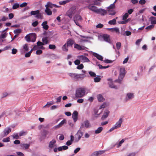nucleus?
I'll use <instances>...</instances> for the list:
<instances>
[{"label":"nucleus","instance_id":"obj_1","mask_svg":"<svg viewBox=\"0 0 156 156\" xmlns=\"http://www.w3.org/2000/svg\"><path fill=\"white\" fill-rule=\"evenodd\" d=\"M69 75L72 79L74 80H78L79 79H83L86 76L84 74H78L76 73H71L69 74Z\"/></svg>","mask_w":156,"mask_h":156},{"label":"nucleus","instance_id":"obj_2","mask_svg":"<svg viewBox=\"0 0 156 156\" xmlns=\"http://www.w3.org/2000/svg\"><path fill=\"white\" fill-rule=\"evenodd\" d=\"M85 91L83 88H79L76 91L75 96L77 98L83 97L85 95Z\"/></svg>","mask_w":156,"mask_h":156},{"label":"nucleus","instance_id":"obj_3","mask_svg":"<svg viewBox=\"0 0 156 156\" xmlns=\"http://www.w3.org/2000/svg\"><path fill=\"white\" fill-rule=\"evenodd\" d=\"M30 15L31 16H35V17L38 19H42L43 18V14L40 12L39 10L32 11L30 12Z\"/></svg>","mask_w":156,"mask_h":156},{"label":"nucleus","instance_id":"obj_4","mask_svg":"<svg viewBox=\"0 0 156 156\" xmlns=\"http://www.w3.org/2000/svg\"><path fill=\"white\" fill-rule=\"evenodd\" d=\"M91 127L90 122L88 120H85L81 123L80 129H88Z\"/></svg>","mask_w":156,"mask_h":156},{"label":"nucleus","instance_id":"obj_5","mask_svg":"<svg viewBox=\"0 0 156 156\" xmlns=\"http://www.w3.org/2000/svg\"><path fill=\"white\" fill-rule=\"evenodd\" d=\"M122 118H120L119 121L117 122L115 125L109 130V132H111L114 129H116L120 127L122 123Z\"/></svg>","mask_w":156,"mask_h":156},{"label":"nucleus","instance_id":"obj_6","mask_svg":"<svg viewBox=\"0 0 156 156\" xmlns=\"http://www.w3.org/2000/svg\"><path fill=\"white\" fill-rule=\"evenodd\" d=\"M96 13L97 14H100L102 16H104L107 13V11L104 9L100 8L99 9H97Z\"/></svg>","mask_w":156,"mask_h":156},{"label":"nucleus","instance_id":"obj_7","mask_svg":"<svg viewBox=\"0 0 156 156\" xmlns=\"http://www.w3.org/2000/svg\"><path fill=\"white\" fill-rule=\"evenodd\" d=\"M78 58L82 62H90L88 58L84 55H82L78 56Z\"/></svg>","mask_w":156,"mask_h":156},{"label":"nucleus","instance_id":"obj_8","mask_svg":"<svg viewBox=\"0 0 156 156\" xmlns=\"http://www.w3.org/2000/svg\"><path fill=\"white\" fill-rule=\"evenodd\" d=\"M87 8L90 10L96 13L97 8L94 6L93 4H89L87 6Z\"/></svg>","mask_w":156,"mask_h":156},{"label":"nucleus","instance_id":"obj_9","mask_svg":"<svg viewBox=\"0 0 156 156\" xmlns=\"http://www.w3.org/2000/svg\"><path fill=\"white\" fill-rule=\"evenodd\" d=\"M78 112L76 111H74L72 114V118L74 122H76L78 119Z\"/></svg>","mask_w":156,"mask_h":156},{"label":"nucleus","instance_id":"obj_10","mask_svg":"<svg viewBox=\"0 0 156 156\" xmlns=\"http://www.w3.org/2000/svg\"><path fill=\"white\" fill-rule=\"evenodd\" d=\"M73 11L74 9L73 8H70L67 12L66 13V15L70 18H71L72 17V14Z\"/></svg>","mask_w":156,"mask_h":156},{"label":"nucleus","instance_id":"obj_11","mask_svg":"<svg viewBox=\"0 0 156 156\" xmlns=\"http://www.w3.org/2000/svg\"><path fill=\"white\" fill-rule=\"evenodd\" d=\"M83 132L80 129L77 132V134H76V135L78 136V138L77 140H76V141L77 142L79 141L81 139L82 136H83Z\"/></svg>","mask_w":156,"mask_h":156},{"label":"nucleus","instance_id":"obj_12","mask_svg":"<svg viewBox=\"0 0 156 156\" xmlns=\"http://www.w3.org/2000/svg\"><path fill=\"white\" fill-rule=\"evenodd\" d=\"M149 20L151 22V23L152 25L156 24V18L154 16H151L149 18Z\"/></svg>","mask_w":156,"mask_h":156},{"label":"nucleus","instance_id":"obj_13","mask_svg":"<svg viewBox=\"0 0 156 156\" xmlns=\"http://www.w3.org/2000/svg\"><path fill=\"white\" fill-rule=\"evenodd\" d=\"M108 30L112 32H115L116 33H119L120 31L119 28L117 27H115L113 28H108Z\"/></svg>","mask_w":156,"mask_h":156},{"label":"nucleus","instance_id":"obj_14","mask_svg":"<svg viewBox=\"0 0 156 156\" xmlns=\"http://www.w3.org/2000/svg\"><path fill=\"white\" fill-rule=\"evenodd\" d=\"M30 146V144H21L20 146L23 149H27L29 148Z\"/></svg>","mask_w":156,"mask_h":156},{"label":"nucleus","instance_id":"obj_15","mask_svg":"<svg viewBox=\"0 0 156 156\" xmlns=\"http://www.w3.org/2000/svg\"><path fill=\"white\" fill-rule=\"evenodd\" d=\"M109 113V112L107 110L105 112L101 117V119L102 120H104L107 118L108 116Z\"/></svg>","mask_w":156,"mask_h":156},{"label":"nucleus","instance_id":"obj_16","mask_svg":"<svg viewBox=\"0 0 156 156\" xmlns=\"http://www.w3.org/2000/svg\"><path fill=\"white\" fill-rule=\"evenodd\" d=\"M124 76L123 75L119 74V76L118 79L115 80V82H117L120 83H121V81L122 80L123 78L124 77Z\"/></svg>","mask_w":156,"mask_h":156},{"label":"nucleus","instance_id":"obj_17","mask_svg":"<svg viewBox=\"0 0 156 156\" xmlns=\"http://www.w3.org/2000/svg\"><path fill=\"white\" fill-rule=\"evenodd\" d=\"M11 129L10 128H7L5 129L3 132L4 136H7L11 132Z\"/></svg>","mask_w":156,"mask_h":156},{"label":"nucleus","instance_id":"obj_18","mask_svg":"<svg viewBox=\"0 0 156 156\" xmlns=\"http://www.w3.org/2000/svg\"><path fill=\"white\" fill-rule=\"evenodd\" d=\"M74 21H81L82 20V18L81 16L79 15H76L73 18Z\"/></svg>","mask_w":156,"mask_h":156},{"label":"nucleus","instance_id":"obj_19","mask_svg":"<svg viewBox=\"0 0 156 156\" xmlns=\"http://www.w3.org/2000/svg\"><path fill=\"white\" fill-rule=\"evenodd\" d=\"M45 7H48V8L50 7V8H52L53 7H58L56 5L53 4L50 2H48L47 3V5H45Z\"/></svg>","mask_w":156,"mask_h":156},{"label":"nucleus","instance_id":"obj_20","mask_svg":"<svg viewBox=\"0 0 156 156\" xmlns=\"http://www.w3.org/2000/svg\"><path fill=\"white\" fill-rule=\"evenodd\" d=\"M47 23L48 22L47 21H45L43 22L41 24V25L43 26V28L44 30H47L48 29L49 26L47 25Z\"/></svg>","mask_w":156,"mask_h":156},{"label":"nucleus","instance_id":"obj_21","mask_svg":"<svg viewBox=\"0 0 156 156\" xmlns=\"http://www.w3.org/2000/svg\"><path fill=\"white\" fill-rule=\"evenodd\" d=\"M134 96L133 94L128 93L127 94L126 97V100H128L129 99H131L134 98Z\"/></svg>","mask_w":156,"mask_h":156},{"label":"nucleus","instance_id":"obj_22","mask_svg":"<svg viewBox=\"0 0 156 156\" xmlns=\"http://www.w3.org/2000/svg\"><path fill=\"white\" fill-rule=\"evenodd\" d=\"M74 47L79 50H83L84 48V47H82L80 45L77 44H74Z\"/></svg>","mask_w":156,"mask_h":156},{"label":"nucleus","instance_id":"obj_23","mask_svg":"<svg viewBox=\"0 0 156 156\" xmlns=\"http://www.w3.org/2000/svg\"><path fill=\"white\" fill-rule=\"evenodd\" d=\"M93 55L94 57H96V58L98 60L101 61H103V57L101 55H99L96 53H94L93 54Z\"/></svg>","mask_w":156,"mask_h":156},{"label":"nucleus","instance_id":"obj_24","mask_svg":"<svg viewBox=\"0 0 156 156\" xmlns=\"http://www.w3.org/2000/svg\"><path fill=\"white\" fill-rule=\"evenodd\" d=\"M56 142L55 140H52L49 142V147L51 148H53L54 146V144L56 143Z\"/></svg>","mask_w":156,"mask_h":156},{"label":"nucleus","instance_id":"obj_25","mask_svg":"<svg viewBox=\"0 0 156 156\" xmlns=\"http://www.w3.org/2000/svg\"><path fill=\"white\" fill-rule=\"evenodd\" d=\"M74 41L73 40L71 39H68L66 44L69 46H72L74 44Z\"/></svg>","mask_w":156,"mask_h":156},{"label":"nucleus","instance_id":"obj_26","mask_svg":"<svg viewBox=\"0 0 156 156\" xmlns=\"http://www.w3.org/2000/svg\"><path fill=\"white\" fill-rule=\"evenodd\" d=\"M46 9L45 10V12L48 15H51L52 14L51 10L48 7H45Z\"/></svg>","mask_w":156,"mask_h":156},{"label":"nucleus","instance_id":"obj_27","mask_svg":"<svg viewBox=\"0 0 156 156\" xmlns=\"http://www.w3.org/2000/svg\"><path fill=\"white\" fill-rule=\"evenodd\" d=\"M66 122V119H64L62 120L58 125H57L55 127L56 128H58L62 126L63 124Z\"/></svg>","mask_w":156,"mask_h":156},{"label":"nucleus","instance_id":"obj_28","mask_svg":"<svg viewBox=\"0 0 156 156\" xmlns=\"http://www.w3.org/2000/svg\"><path fill=\"white\" fill-rule=\"evenodd\" d=\"M104 40L107 42H109L110 41L109 36L108 34H104L103 36Z\"/></svg>","mask_w":156,"mask_h":156},{"label":"nucleus","instance_id":"obj_29","mask_svg":"<svg viewBox=\"0 0 156 156\" xmlns=\"http://www.w3.org/2000/svg\"><path fill=\"white\" fill-rule=\"evenodd\" d=\"M98 100L99 102H103L104 100V99L101 94H99L97 96Z\"/></svg>","mask_w":156,"mask_h":156},{"label":"nucleus","instance_id":"obj_30","mask_svg":"<svg viewBox=\"0 0 156 156\" xmlns=\"http://www.w3.org/2000/svg\"><path fill=\"white\" fill-rule=\"evenodd\" d=\"M108 23L111 25H115L116 23V19H114L112 20H110L108 22Z\"/></svg>","mask_w":156,"mask_h":156},{"label":"nucleus","instance_id":"obj_31","mask_svg":"<svg viewBox=\"0 0 156 156\" xmlns=\"http://www.w3.org/2000/svg\"><path fill=\"white\" fill-rule=\"evenodd\" d=\"M31 38L32 39L31 41L33 42H34L36 39V36L35 34H31Z\"/></svg>","mask_w":156,"mask_h":156},{"label":"nucleus","instance_id":"obj_32","mask_svg":"<svg viewBox=\"0 0 156 156\" xmlns=\"http://www.w3.org/2000/svg\"><path fill=\"white\" fill-rule=\"evenodd\" d=\"M102 130L103 128L102 127H100L95 131L94 132L96 134H98L100 133Z\"/></svg>","mask_w":156,"mask_h":156},{"label":"nucleus","instance_id":"obj_33","mask_svg":"<svg viewBox=\"0 0 156 156\" xmlns=\"http://www.w3.org/2000/svg\"><path fill=\"white\" fill-rule=\"evenodd\" d=\"M68 47L69 46L66 43L62 47V50L65 51H68Z\"/></svg>","mask_w":156,"mask_h":156},{"label":"nucleus","instance_id":"obj_34","mask_svg":"<svg viewBox=\"0 0 156 156\" xmlns=\"http://www.w3.org/2000/svg\"><path fill=\"white\" fill-rule=\"evenodd\" d=\"M47 37H45L42 38V41L44 44H47L48 43V41Z\"/></svg>","mask_w":156,"mask_h":156},{"label":"nucleus","instance_id":"obj_35","mask_svg":"<svg viewBox=\"0 0 156 156\" xmlns=\"http://www.w3.org/2000/svg\"><path fill=\"white\" fill-rule=\"evenodd\" d=\"M70 2L69 0H66L64 1H61L59 2L60 5H64Z\"/></svg>","mask_w":156,"mask_h":156},{"label":"nucleus","instance_id":"obj_36","mask_svg":"<svg viewBox=\"0 0 156 156\" xmlns=\"http://www.w3.org/2000/svg\"><path fill=\"white\" fill-rule=\"evenodd\" d=\"M108 11L109 14L110 15L113 16L116 13V12L112 10L108 9Z\"/></svg>","mask_w":156,"mask_h":156},{"label":"nucleus","instance_id":"obj_37","mask_svg":"<svg viewBox=\"0 0 156 156\" xmlns=\"http://www.w3.org/2000/svg\"><path fill=\"white\" fill-rule=\"evenodd\" d=\"M101 79L100 76H98L94 78V81L95 82H98L100 81Z\"/></svg>","mask_w":156,"mask_h":156},{"label":"nucleus","instance_id":"obj_38","mask_svg":"<svg viewBox=\"0 0 156 156\" xmlns=\"http://www.w3.org/2000/svg\"><path fill=\"white\" fill-rule=\"evenodd\" d=\"M21 29H19L14 30L13 32L15 34H20L21 32Z\"/></svg>","mask_w":156,"mask_h":156},{"label":"nucleus","instance_id":"obj_39","mask_svg":"<svg viewBox=\"0 0 156 156\" xmlns=\"http://www.w3.org/2000/svg\"><path fill=\"white\" fill-rule=\"evenodd\" d=\"M109 84L110 87L112 88H115V89H117L118 88L117 86L114 85L112 82L109 83Z\"/></svg>","mask_w":156,"mask_h":156},{"label":"nucleus","instance_id":"obj_40","mask_svg":"<svg viewBox=\"0 0 156 156\" xmlns=\"http://www.w3.org/2000/svg\"><path fill=\"white\" fill-rule=\"evenodd\" d=\"M25 38L26 41L28 42L31 41V35L30 36L28 34L25 37Z\"/></svg>","mask_w":156,"mask_h":156},{"label":"nucleus","instance_id":"obj_41","mask_svg":"<svg viewBox=\"0 0 156 156\" xmlns=\"http://www.w3.org/2000/svg\"><path fill=\"white\" fill-rule=\"evenodd\" d=\"M20 5L19 4L17 3H15L12 6V9H15L19 8Z\"/></svg>","mask_w":156,"mask_h":156},{"label":"nucleus","instance_id":"obj_42","mask_svg":"<svg viewBox=\"0 0 156 156\" xmlns=\"http://www.w3.org/2000/svg\"><path fill=\"white\" fill-rule=\"evenodd\" d=\"M120 75H123L125 76V70L123 68H121L120 69Z\"/></svg>","mask_w":156,"mask_h":156},{"label":"nucleus","instance_id":"obj_43","mask_svg":"<svg viewBox=\"0 0 156 156\" xmlns=\"http://www.w3.org/2000/svg\"><path fill=\"white\" fill-rule=\"evenodd\" d=\"M154 27V25L151 24V25H149L146 27L145 29L148 30H150L151 29L153 28Z\"/></svg>","mask_w":156,"mask_h":156},{"label":"nucleus","instance_id":"obj_44","mask_svg":"<svg viewBox=\"0 0 156 156\" xmlns=\"http://www.w3.org/2000/svg\"><path fill=\"white\" fill-rule=\"evenodd\" d=\"M129 16V14L127 13H125L122 16V19L123 20H125L127 19Z\"/></svg>","mask_w":156,"mask_h":156},{"label":"nucleus","instance_id":"obj_45","mask_svg":"<svg viewBox=\"0 0 156 156\" xmlns=\"http://www.w3.org/2000/svg\"><path fill=\"white\" fill-rule=\"evenodd\" d=\"M23 49H24V51H28V45L27 44H26L24 45L23 46Z\"/></svg>","mask_w":156,"mask_h":156},{"label":"nucleus","instance_id":"obj_46","mask_svg":"<svg viewBox=\"0 0 156 156\" xmlns=\"http://www.w3.org/2000/svg\"><path fill=\"white\" fill-rule=\"evenodd\" d=\"M48 48L50 49L54 50L56 48V47L54 44H50Z\"/></svg>","mask_w":156,"mask_h":156},{"label":"nucleus","instance_id":"obj_47","mask_svg":"<svg viewBox=\"0 0 156 156\" xmlns=\"http://www.w3.org/2000/svg\"><path fill=\"white\" fill-rule=\"evenodd\" d=\"M115 5L114 4V3H113L110 5L108 7V10L112 9L115 8Z\"/></svg>","mask_w":156,"mask_h":156},{"label":"nucleus","instance_id":"obj_48","mask_svg":"<svg viewBox=\"0 0 156 156\" xmlns=\"http://www.w3.org/2000/svg\"><path fill=\"white\" fill-rule=\"evenodd\" d=\"M89 74L90 76L93 77H95L96 76V74L94 72L92 71H90L89 72Z\"/></svg>","mask_w":156,"mask_h":156},{"label":"nucleus","instance_id":"obj_49","mask_svg":"<svg viewBox=\"0 0 156 156\" xmlns=\"http://www.w3.org/2000/svg\"><path fill=\"white\" fill-rule=\"evenodd\" d=\"M121 44L120 42H118L116 43V46L117 49L119 50L120 48Z\"/></svg>","mask_w":156,"mask_h":156},{"label":"nucleus","instance_id":"obj_50","mask_svg":"<svg viewBox=\"0 0 156 156\" xmlns=\"http://www.w3.org/2000/svg\"><path fill=\"white\" fill-rule=\"evenodd\" d=\"M54 103L52 101L48 102L47 103V104L43 107L44 108L46 106H49L53 104Z\"/></svg>","mask_w":156,"mask_h":156},{"label":"nucleus","instance_id":"obj_51","mask_svg":"<svg viewBox=\"0 0 156 156\" xmlns=\"http://www.w3.org/2000/svg\"><path fill=\"white\" fill-rule=\"evenodd\" d=\"M27 134V132L24 131H21L19 133V136H23L26 135Z\"/></svg>","mask_w":156,"mask_h":156},{"label":"nucleus","instance_id":"obj_52","mask_svg":"<svg viewBox=\"0 0 156 156\" xmlns=\"http://www.w3.org/2000/svg\"><path fill=\"white\" fill-rule=\"evenodd\" d=\"M96 153H97V156H98V155H101L103 153H104L105 152V151H96Z\"/></svg>","mask_w":156,"mask_h":156},{"label":"nucleus","instance_id":"obj_53","mask_svg":"<svg viewBox=\"0 0 156 156\" xmlns=\"http://www.w3.org/2000/svg\"><path fill=\"white\" fill-rule=\"evenodd\" d=\"M6 33H5L3 34H2L0 36V39H4L6 37Z\"/></svg>","mask_w":156,"mask_h":156},{"label":"nucleus","instance_id":"obj_54","mask_svg":"<svg viewBox=\"0 0 156 156\" xmlns=\"http://www.w3.org/2000/svg\"><path fill=\"white\" fill-rule=\"evenodd\" d=\"M27 5V2H23L20 5V7L21 8H23L26 6Z\"/></svg>","mask_w":156,"mask_h":156},{"label":"nucleus","instance_id":"obj_55","mask_svg":"<svg viewBox=\"0 0 156 156\" xmlns=\"http://www.w3.org/2000/svg\"><path fill=\"white\" fill-rule=\"evenodd\" d=\"M83 64L79 65L77 67V69H81L83 68Z\"/></svg>","mask_w":156,"mask_h":156},{"label":"nucleus","instance_id":"obj_56","mask_svg":"<svg viewBox=\"0 0 156 156\" xmlns=\"http://www.w3.org/2000/svg\"><path fill=\"white\" fill-rule=\"evenodd\" d=\"M10 141V138L9 137L4 138L3 139L2 141L4 142H8Z\"/></svg>","mask_w":156,"mask_h":156},{"label":"nucleus","instance_id":"obj_57","mask_svg":"<svg viewBox=\"0 0 156 156\" xmlns=\"http://www.w3.org/2000/svg\"><path fill=\"white\" fill-rule=\"evenodd\" d=\"M38 24V22L37 21H35L33 22L32 23V25L33 27H35L36 26H37Z\"/></svg>","mask_w":156,"mask_h":156},{"label":"nucleus","instance_id":"obj_58","mask_svg":"<svg viewBox=\"0 0 156 156\" xmlns=\"http://www.w3.org/2000/svg\"><path fill=\"white\" fill-rule=\"evenodd\" d=\"M146 2L145 0H140L139 1V3L142 5L144 4Z\"/></svg>","mask_w":156,"mask_h":156},{"label":"nucleus","instance_id":"obj_59","mask_svg":"<svg viewBox=\"0 0 156 156\" xmlns=\"http://www.w3.org/2000/svg\"><path fill=\"white\" fill-rule=\"evenodd\" d=\"M118 23L120 24H126L127 23L126 20H123L122 21H119L118 22Z\"/></svg>","mask_w":156,"mask_h":156},{"label":"nucleus","instance_id":"obj_60","mask_svg":"<svg viewBox=\"0 0 156 156\" xmlns=\"http://www.w3.org/2000/svg\"><path fill=\"white\" fill-rule=\"evenodd\" d=\"M74 62L76 65H78L80 63V61L79 60L77 59L74 61Z\"/></svg>","mask_w":156,"mask_h":156},{"label":"nucleus","instance_id":"obj_61","mask_svg":"<svg viewBox=\"0 0 156 156\" xmlns=\"http://www.w3.org/2000/svg\"><path fill=\"white\" fill-rule=\"evenodd\" d=\"M42 53V51L41 50H37L36 51L37 55H40Z\"/></svg>","mask_w":156,"mask_h":156},{"label":"nucleus","instance_id":"obj_62","mask_svg":"<svg viewBox=\"0 0 156 156\" xmlns=\"http://www.w3.org/2000/svg\"><path fill=\"white\" fill-rule=\"evenodd\" d=\"M106 105V104L105 103H104L102 105H101L99 108L100 109L105 108Z\"/></svg>","mask_w":156,"mask_h":156},{"label":"nucleus","instance_id":"obj_63","mask_svg":"<svg viewBox=\"0 0 156 156\" xmlns=\"http://www.w3.org/2000/svg\"><path fill=\"white\" fill-rule=\"evenodd\" d=\"M37 46H42L44 45L43 43L38 41L37 42Z\"/></svg>","mask_w":156,"mask_h":156},{"label":"nucleus","instance_id":"obj_64","mask_svg":"<svg viewBox=\"0 0 156 156\" xmlns=\"http://www.w3.org/2000/svg\"><path fill=\"white\" fill-rule=\"evenodd\" d=\"M16 153L18 156H24V154L20 152H17Z\"/></svg>","mask_w":156,"mask_h":156}]
</instances>
